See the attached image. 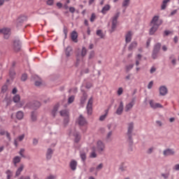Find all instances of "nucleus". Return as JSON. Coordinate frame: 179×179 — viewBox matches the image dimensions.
Masks as SVG:
<instances>
[{
    "label": "nucleus",
    "mask_w": 179,
    "mask_h": 179,
    "mask_svg": "<svg viewBox=\"0 0 179 179\" xmlns=\"http://www.w3.org/2000/svg\"><path fill=\"white\" fill-rule=\"evenodd\" d=\"M60 115L64 117V123L65 125L69 122V111L63 110L60 111Z\"/></svg>",
    "instance_id": "nucleus-1"
},
{
    "label": "nucleus",
    "mask_w": 179,
    "mask_h": 179,
    "mask_svg": "<svg viewBox=\"0 0 179 179\" xmlns=\"http://www.w3.org/2000/svg\"><path fill=\"white\" fill-rule=\"evenodd\" d=\"M77 124H78L80 127H86V125H87V120H86V118H85L83 115H80L77 119Z\"/></svg>",
    "instance_id": "nucleus-2"
},
{
    "label": "nucleus",
    "mask_w": 179,
    "mask_h": 179,
    "mask_svg": "<svg viewBox=\"0 0 179 179\" xmlns=\"http://www.w3.org/2000/svg\"><path fill=\"white\" fill-rule=\"evenodd\" d=\"M150 23L151 26H157L159 27L162 24V23H163V21L159 19V16L155 15L153 17Z\"/></svg>",
    "instance_id": "nucleus-3"
},
{
    "label": "nucleus",
    "mask_w": 179,
    "mask_h": 179,
    "mask_svg": "<svg viewBox=\"0 0 179 179\" xmlns=\"http://www.w3.org/2000/svg\"><path fill=\"white\" fill-rule=\"evenodd\" d=\"M120 16V13H117L113 17L112 20V27H111V33L113 31H115V29H117V23L118 20V17Z\"/></svg>",
    "instance_id": "nucleus-4"
},
{
    "label": "nucleus",
    "mask_w": 179,
    "mask_h": 179,
    "mask_svg": "<svg viewBox=\"0 0 179 179\" xmlns=\"http://www.w3.org/2000/svg\"><path fill=\"white\" fill-rule=\"evenodd\" d=\"M92 106H93V97H91L89 99L87 105V111L88 115H92V113L93 111Z\"/></svg>",
    "instance_id": "nucleus-5"
},
{
    "label": "nucleus",
    "mask_w": 179,
    "mask_h": 179,
    "mask_svg": "<svg viewBox=\"0 0 179 179\" xmlns=\"http://www.w3.org/2000/svg\"><path fill=\"white\" fill-rule=\"evenodd\" d=\"M134 131V122H130L128 124L127 136L131 141L132 139V131Z\"/></svg>",
    "instance_id": "nucleus-6"
},
{
    "label": "nucleus",
    "mask_w": 179,
    "mask_h": 179,
    "mask_svg": "<svg viewBox=\"0 0 179 179\" xmlns=\"http://www.w3.org/2000/svg\"><path fill=\"white\" fill-rule=\"evenodd\" d=\"M13 48L15 51H20V48H22V43L19 39H15L13 41Z\"/></svg>",
    "instance_id": "nucleus-7"
},
{
    "label": "nucleus",
    "mask_w": 179,
    "mask_h": 179,
    "mask_svg": "<svg viewBox=\"0 0 179 179\" xmlns=\"http://www.w3.org/2000/svg\"><path fill=\"white\" fill-rule=\"evenodd\" d=\"M132 36H134V33L132 32V31H129L126 33L125 42L127 44H128V43H131V41H132Z\"/></svg>",
    "instance_id": "nucleus-8"
},
{
    "label": "nucleus",
    "mask_w": 179,
    "mask_h": 179,
    "mask_svg": "<svg viewBox=\"0 0 179 179\" xmlns=\"http://www.w3.org/2000/svg\"><path fill=\"white\" fill-rule=\"evenodd\" d=\"M28 106L29 108H32V110H37V108H39L40 106H41V103L37 101H34V102L29 103Z\"/></svg>",
    "instance_id": "nucleus-9"
},
{
    "label": "nucleus",
    "mask_w": 179,
    "mask_h": 179,
    "mask_svg": "<svg viewBox=\"0 0 179 179\" xmlns=\"http://www.w3.org/2000/svg\"><path fill=\"white\" fill-rule=\"evenodd\" d=\"M150 106L151 107V108H163V106H162V104L159 103H155V101L153 100H150Z\"/></svg>",
    "instance_id": "nucleus-10"
},
{
    "label": "nucleus",
    "mask_w": 179,
    "mask_h": 179,
    "mask_svg": "<svg viewBox=\"0 0 179 179\" xmlns=\"http://www.w3.org/2000/svg\"><path fill=\"white\" fill-rule=\"evenodd\" d=\"M96 149L98 152H103L104 149H106V145L102 143L101 141H99L97 142Z\"/></svg>",
    "instance_id": "nucleus-11"
},
{
    "label": "nucleus",
    "mask_w": 179,
    "mask_h": 179,
    "mask_svg": "<svg viewBox=\"0 0 179 179\" xmlns=\"http://www.w3.org/2000/svg\"><path fill=\"white\" fill-rule=\"evenodd\" d=\"M1 31L4 35L5 38H9V36H10V29L3 28L1 29Z\"/></svg>",
    "instance_id": "nucleus-12"
},
{
    "label": "nucleus",
    "mask_w": 179,
    "mask_h": 179,
    "mask_svg": "<svg viewBox=\"0 0 179 179\" xmlns=\"http://www.w3.org/2000/svg\"><path fill=\"white\" fill-rule=\"evenodd\" d=\"M175 153H176V152H174V150L170 149V148H168V149L164 150V152H163L164 156H166V157L173 156V155H174Z\"/></svg>",
    "instance_id": "nucleus-13"
},
{
    "label": "nucleus",
    "mask_w": 179,
    "mask_h": 179,
    "mask_svg": "<svg viewBox=\"0 0 179 179\" xmlns=\"http://www.w3.org/2000/svg\"><path fill=\"white\" fill-rule=\"evenodd\" d=\"M134 106H135V100H132L130 103L126 104L124 107V110L126 113H128V111H129L132 107H134Z\"/></svg>",
    "instance_id": "nucleus-14"
},
{
    "label": "nucleus",
    "mask_w": 179,
    "mask_h": 179,
    "mask_svg": "<svg viewBox=\"0 0 179 179\" xmlns=\"http://www.w3.org/2000/svg\"><path fill=\"white\" fill-rule=\"evenodd\" d=\"M122 111H124V103L121 101L116 110V114H117V115H121L122 114Z\"/></svg>",
    "instance_id": "nucleus-15"
},
{
    "label": "nucleus",
    "mask_w": 179,
    "mask_h": 179,
    "mask_svg": "<svg viewBox=\"0 0 179 179\" xmlns=\"http://www.w3.org/2000/svg\"><path fill=\"white\" fill-rule=\"evenodd\" d=\"M168 90L167 87H166V86H161L159 87V94L160 96H166V94H167L168 93Z\"/></svg>",
    "instance_id": "nucleus-16"
},
{
    "label": "nucleus",
    "mask_w": 179,
    "mask_h": 179,
    "mask_svg": "<svg viewBox=\"0 0 179 179\" xmlns=\"http://www.w3.org/2000/svg\"><path fill=\"white\" fill-rule=\"evenodd\" d=\"M69 166H70V168L71 169V170L73 171H75V170H76V167H78V162L73 159L71 161Z\"/></svg>",
    "instance_id": "nucleus-17"
},
{
    "label": "nucleus",
    "mask_w": 179,
    "mask_h": 179,
    "mask_svg": "<svg viewBox=\"0 0 179 179\" xmlns=\"http://www.w3.org/2000/svg\"><path fill=\"white\" fill-rule=\"evenodd\" d=\"M71 40L74 41V43H78V32L73 31L71 34Z\"/></svg>",
    "instance_id": "nucleus-18"
},
{
    "label": "nucleus",
    "mask_w": 179,
    "mask_h": 179,
    "mask_svg": "<svg viewBox=\"0 0 179 179\" xmlns=\"http://www.w3.org/2000/svg\"><path fill=\"white\" fill-rule=\"evenodd\" d=\"M23 169H24V165L20 164V167L17 169V170L15 173V177H19V176L23 171Z\"/></svg>",
    "instance_id": "nucleus-19"
},
{
    "label": "nucleus",
    "mask_w": 179,
    "mask_h": 179,
    "mask_svg": "<svg viewBox=\"0 0 179 179\" xmlns=\"http://www.w3.org/2000/svg\"><path fill=\"white\" fill-rule=\"evenodd\" d=\"M152 27L150 29V36H153V34H155V33H156V31H157V29H159V27L156 26V25H151Z\"/></svg>",
    "instance_id": "nucleus-20"
},
{
    "label": "nucleus",
    "mask_w": 179,
    "mask_h": 179,
    "mask_svg": "<svg viewBox=\"0 0 179 179\" xmlns=\"http://www.w3.org/2000/svg\"><path fill=\"white\" fill-rule=\"evenodd\" d=\"M171 1V0H164L161 5L162 10H164V9H166V8H167V3H169Z\"/></svg>",
    "instance_id": "nucleus-21"
},
{
    "label": "nucleus",
    "mask_w": 179,
    "mask_h": 179,
    "mask_svg": "<svg viewBox=\"0 0 179 179\" xmlns=\"http://www.w3.org/2000/svg\"><path fill=\"white\" fill-rule=\"evenodd\" d=\"M138 46V43H136V41L132 42L128 48L129 51H132V50H134V48H136V47Z\"/></svg>",
    "instance_id": "nucleus-22"
},
{
    "label": "nucleus",
    "mask_w": 179,
    "mask_h": 179,
    "mask_svg": "<svg viewBox=\"0 0 179 179\" xmlns=\"http://www.w3.org/2000/svg\"><path fill=\"white\" fill-rule=\"evenodd\" d=\"M73 136H74V142H76V143H78L80 141V134L78 132H75L73 134Z\"/></svg>",
    "instance_id": "nucleus-23"
},
{
    "label": "nucleus",
    "mask_w": 179,
    "mask_h": 179,
    "mask_svg": "<svg viewBox=\"0 0 179 179\" xmlns=\"http://www.w3.org/2000/svg\"><path fill=\"white\" fill-rule=\"evenodd\" d=\"M23 139H24V134H22V135L18 136V138H17L16 139H15L14 145L15 146H17V141H19L20 142H22V141H23Z\"/></svg>",
    "instance_id": "nucleus-24"
},
{
    "label": "nucleus",
    "mask_w": 179,
    "mask_h": 179,
    "mask_svg": "<svg viewBox=\"0 0 179 179\" xmlns=\"http://www.w3.org/2000/svg\"><path fill=\"white\" fill-rule=\"evenodd\" d=\"M20 160H22V158L20 157H15L13 159V162L14 163V165L16 166L17 163H20Z\"/></svg>",
    "instance_id": "nucleus-25"
},
{
    "label": "nucleus",
    "mask_w": 179,
    "mask_h": 179,
    "mask_svg": "<svg viewBox=\"0 0 179 179\" xmlns=\"http://www.w3.org/2000/svg\"><path fill=\"white\" fill-rule=\"evenodd\" d=\"M52 156V150H51V148H49L46 153V158L48 159V160H50Z\"/></svg>",
    "instance_id": "nucleus-26"
},
{
    "label": "nucleus",
    "mask_w": 179,
    "mask_h": 179,
    "mask_svg": "<svg viewBox=\"0 0 179 179\" xmlns=\"http://www.w3.org/2000/svg\"><path fill=\"white\" fill-rule=\"evenodd\" d=\"M110 8V5H106L101 10V13L103 15H106L107 13V11Z\"/></svg>",
    "instance_id": "nucleus-27"
},
{
    "label": "nucleus",
    "mask_w": 179,
    "mask_h": 179,
    "mask_svg": "<svg viewBox=\"0 0 179 179\" xmlns=\"http://www.w3.org/2000/svg\"><path fill=\"white\" fill-rule=\"evenodd\" d=\"M160 47H162V43H157L154 46L153 51H155V52H159V51H160Z\"/></svg>",
    "instance_id": "nucleus-28"
},
{
    "label": "nucleus",
    "mask_w": 179,
    "mask_h": 179,
    "mask_svg": "<svg viewBox=\"0 0 179 179\" xmlns=\"http://www.w3.org/2000/svg\"><path fill=\"white\" fill-rule=\"evenodd\" d=\"M59 107V104H57L56 106H55V107L53 108V110H52V115L53 117H55L56 114H57V111H58V108Z\"/></svg>",
    "instance_id": "nucleus-29"
},
{
    "label": "nucleus",
    "mask_w": 179,
    "mask_h": 179,
    "mask_svg": "<svg viewBox=\"0 0 179 179\" xmlns=\"http://www.w3.org/2000/svg\"><path fill=\"white\" fill-rule=\"evenodd\" d=\"M24 20H26V17H20L17 20V26H20L22 23V22H24Z\"/></svg>",
    "instance_id": "nucleus-30"
},
{
    "label": "nucleus",
    "mask_w": 179,
    "mask_h": 179,
    "mask_svg": "<svg viewBox=\"0 0 179 179\" xmlns=\"http://www.w3.org/2000/svg\"><path fill=\"white\" fill-rule=\"evenodd\" d=\"M169 59H172L171 60V64L173 65V66H176L177 65V59H176V57H174V55H172L169 57Z\"/></svg>",
    "instance_id": "nucleus-31"
},
{
    "label": "nucleus",
    "mask_w": 179,
    "mask_h": 179,
    "mask_svg": "<svg viewBox=\"0 0 179 179\" xmlns=\"http://www.w3.org/2000/svg\"><path fill=\"white\" fill-rule=\"evenodd\" d=\"M23 117H24L23 112H22V111H18V112L17 113L16 117L17 118V120H22V119H23Z\"/></svg>",
    "instance_id": "nucleus-32"
},
{
    "label": "nucleus",
    "mask_w": 179,
    "mask_h": 179,
    "mask_svg": "<svg viewBox=\"0 0 179 179\" xmlns=\"http://www.w3.org/2000/svg\"><path fill=\"white\" fill-rule=\"evenodd\" d=\"M31 121H37V113L36 112H32L31 115Z\"/></svg>",
    "instance_id": "nucleus-33"
},
{
    "label": "nucleus",
    "mask_w": 179,
    "mask_h": 179,
    "mask_svg": "<svg viewBox=\"0 0 179 179\" xmlns=\"http://www.w3.org/2000/svg\"><path fill=\"white\" fill-rule=\"evenodd\" d=\"M130 2H131V0H124L122 2L123 8H127V6H129Z\"/></svg>",
    "instance_id": "nucleus-34"
},
{
    "label": "nucleus",
    "mask_w": 179,
    "mask_h": 179,
    "mask_svg": "<svg viewBox=\"0 0 179 179\" xmlns=\"http://www.w3.org/2000/svg\"><path fill=\"white\" fill-rule=\"evenodd\" d=\"M86 54H87V50L86 48L83 47L82 50H81V57H86Z\"/></svg>",
    "instance_id": "nucleus-35"
},
{
    "label": "nucleus",
    "mask_w": 179,
    "mask_h": 179,
    "mask_svg": "<svg viewBox=\"0 0 179 179\" xmlns=\"http://www.w3.org/2000/svg\"><path fill=\"white\" fill-rule=\"evenodd\" d=\"M142 59V55H138L136 57V65L138 66L139 65V61Z\"/></svg>",
    "instance_id": "nucleus-36"
},
{
    "label": "nucleus",
    "mask_w": 179,
    "mask_h": 179,
    "mask_svg": "<svg viewBox=\"0 0 179 179\" xmlns=\"http://www.w3.org/2000/svg\"><path fill=\"white\" fill-rule=\"evenodd\" d=\"M71 51H72L71 47H67L66 49V57H71Z\"/></svg>",
    "instance_id": "nucleus-37"
},
{
    "label": "nucleus",
    "mask_w": 179,
    "mask_h": 179,
    "mask_svg": "<svg viewBox=\"0 0 179 179\" xmlns=\"http://www.w3.org/2000/svg\"><path fill=\"white\" fill-rule=\"evenodd\" d=\"M13 101L14 103H19V101H20V96L19 94H16L13 97Z\"/></svg>",
    "instance_id": "nucleus-38"
},
{
    "label": "nucleus",
    "mask_w": 179,
    "mask_h": 179,
    "mask_svg": "<svg viewBox=\"0 0 179 179\" xmlns=\"http://www.w3.org/2000/svg\"><path fill=\"white\" fill-rule=\"evenodd\" d=\"M108 115V110H106V114L101 115L99 118L100 121H104V120H106V117H107V115Z\"/></svg>",
    "instance_id": "nucleus-39"
},
{
    "label": "nucleus",
    "mask_w": 179,
    "mask_h": 179,
    "mask_svg": "<svg viewBox=\"0 0 179 179\" xmlns=\"http://www.w3.org/2000/svg\"><path fill=\"white\" fill-rule=\"evenodd\" d=\"M80 156L83 162H85V160H86V153H85L84 152H80Z\"/></svg>",
    "instance_id": "nucleus-40"
},
{
    "label": "nucleus",
    "mask_w": 179,
    "mask_h": 179,
    "mask_svg": "<svg viewBox=\"0 0 179 179\" xmlns=\"http://www.w3.org/2000/svg\"><path fill=\"white\" fill-rule=\"evenodd\" d=\"M96 35H98L99 37H100L101 38H103L104 37V35L103 34V31L100 29L96 31Z\"/></svg>",
    "instance_id": "nucleus-41"
},
{
    "label": "nucleus",
    "mask_w": 179,
    "mask_h": 179,
    "mask_svg": "<svg viewBox=\"0 0 179 179\" xmlns=\"http://www.w3.org/2000/svg\"><path fill=\"white\" fill-rule=\"evenodd\" d=\"M74 100H75V96H70L69 98V100H68L69 104H71V103H73Z\"/></svg>",
    "instance_id": "nucleus-42"
},
{
    "label": "nucleus",
    "mask_w": 179,
    "mask_h": 179,
    "mask_svg": "<svg viewBox=\"0 0 179 179\" xmlns=\"http://www.w3.org/2000/svg\"><path fill=\"white\" fill-rule=\"evenodd\" d=\"M94 20H96V14L95 13H92L90 17V22H92V23H93V22H94Z\"/></svg>",
    "instance_id": "nucleus-43"
},
{
    "label": "nucleus",
    "mask_w": 179,
    "mask_h": 179,
    "mask_svg": "<svg viewBox=\"0 0 179 179\" xmlns=\"http://www.w3.org/2000/svg\"><path fill=\"white\" fill-rule=\"evenodd\" d=\"M47 5L49 6H52L54 5V0H48L46 1Z\"/></svg>",
    "instance_id": "nucleus-44"
},
{
    "label": "nucleus",
    "mask_w": 179,
    "mask_h": 179,
    "mask_svg": "<svg viewBox=\"0 0 179 179\" xmlns=\"http://www.w3.org/2000/svg\"><path fill=\"white\" fill-rule=\"evenodd\" d=\"M6 174H7V179H10V177H12V171H10V170H8L6 171Z\"/></svg>",
    "instance_id": "nucleus-45"
},
{
    "label": "nucleus",
    "mask_w": 179,
    "mask_h": 179,
    "mask_svg": "<svg viewBox=\"0 0 179 179\" xmlns=\"http://www.w3.org/2000/svg\"><path fill=\"white\" fill-rule=\"evenodd\" d=\"M122 93H124V90L122 89V87H120L117 90V94H118V96H121V94H122Z\"/></svg>",
    "instance_id": "nucleus-46"
},
{
    "label": "nucleus",
    "mask_w": 179,
    "mask_h": 179,
    "mask_svg": "<svg viewBox=\"0 0 179 179\" xmlns=\"http://www.w3.org/2000/svg\"><path fill=\"white\" fill-rule=\"evenodd\" d=\"M87 97V96L84 94H83V97L81 98V103L83 104L85 103V101H86V98Z\"/></svg>",
    "instance_id": "nucleus-47"
},
{
    "label": "nucleus",
    "mask_w": 179,
    "mask_h": 179,
    "mask_svg": "<svg viewBox=\"0 0 179 179\" xmlns=\"http://www.w3.org/2000/svg\"><path fill=\"white\" fill-rule=\"evenodd\" d=\"M157 54H159V52H155V50H153V52H152L153 59H156V58H157Z\"/></svg>",
    "instance_id": "nucleus-48"
},
{
    "label": "nucleus",
    "mask_w": 179,
    "mask_h": 179,
    "mask_svg": "<svg viewBox=\"0 0 179 179\" xmlns=\"http://www.w3.org/2000/svg\"><path fill=\"white\" fill-rule=\"evenodd\" d=\"M21 80H23L24 82L25 80H27V74H26V73L22 74V76L21 77Z\"/></svg>",
    "instance_id": "nucleus-49"
},
{
    "label": "nucleus",
    "mask_w": 179,
    "mask_h": 179,
    "mask_svg": "<svg viewBox=\"0 0 179 179\" xmlns=\"http://www.w3.org/2000/svg\"><path fill=\"white\" fill-rule=\"evenodd\" d=\"M92 58H94V51H91L89 55V59H92Z\"/></svg>",
    "instance_id": "nucleus-50"
},
{
    "label": "nucleus",
    "mask_w": 179,
    "mask_h": 179,
    "mask_svg": "<svg viewBox=\"0 0 179 179\" xmlns=\"http://www.w3.org/2000/svg\"><path fill=\"white\" fill-rule=\"evenodd\" d=\"M93 87V84L92 83H87L85 87L86 89H90Z\"/></svg>",
    "instance_id": "nucleus-51"
},
{
    "label": "nucleus",
    "mask_w": 179,
    "mask_h": 179,
    "mask_svg": "<svg viewBox=\"0 0 179 179\" xmlns=\"http://www.w3.org/2000/svg\"><path fill=\"white\" fill-rule=\"evenodd\" d=\"M113 136V131H109L106 135V139H110Z\"/></svg>",
    "instance_id": "nucleus-52"
},
{
    "label": "nucleus",
    "mask_w": 179,
    "mask_h": 179,
    "mask_svg": "<svg viewBox=\"0 0 179 179\" xmlns=\"http://www.w3.org/2000/svg\"><path fill=\"white\" fill-rule=\"evenodd\" d=\"M8 133V131L3 130V129H1L0 130V135L1 136H3V135H6V134Z\"/></svg>",
    "instance_id": "nucleus-53"
},
{
    "label": "nucleus",
    "mask_w": 179,
    "mask_h": 179,
    "mask_svg": "<svg viewBox=\"0 0 179 179\" xmlns=\"http://www.w3.org/2000/svg\"><path fill=\"white\" fill-rule=\"evenodd\" d=\"M23 153H24V149L22 148L20 151V155L22 157H26Z\"/></svg>",
    "instance_id": "nucleus-54"
},
{
    "label": "nucleus",
    "mask_w": 179,
    "mask_h": 179,
    "mask_svg": "<svg viewBox=\"0 0 179 179\" xmlns=\"http://www.w3.org/2000/svg\"><path fill=\"white\" fill-rule=\"evenodd\" d=\"M6 90H8V86L3 85L1 88V92H3V93H5V92H6Z\"/></svg>",
    "instance_id": "nucleus-55"
},
{
    "label": "nucleus",
    "mask_w": 179,
    "mask_h": 179,
    "mask_svg": "<svg viewBox=\"0 0 179 179\" xmlns=\"http://www.w3.org/2000/svg\"><path fill=\"white\" fill-rule=\"evenodd\" d=\"M6 136L7 139L10 141L12 140V138H10V134H9V132L7 131V133H6Z\"/></svg>",
    "instance_id": "nucleus-56"
},
{
    "label": "nucleus",
    "mask_w": 179,
    "mask_h": 179,
    "mask_svg": "<svg viewBox=\"0 0 179 179\" xmlns=\"http://www.w3.org/2000/svg\"><path fill=\"white\" fill-rule=\"evenodd\" d=\"M153 87V81H150L148 85V89H152Z\"/></svg>",
    "instance_id": "nucleus-57"
},
{
    "label": "nucleus",
    "mask_w": 179,
    "mask_h": 179,
    "mask_svg": "<svg viewBox=\"0 0 179 179\" xmlns=\"http://www.w3.org/2000/svg\"><path fill=\"white\" fill-rule=\"evenodd\" d=\"M55 178H57V176H56L50 175L49 176L47 177L46 179H55Z\"/></svg>",
    "instance_id": "nucleus-58"
},
{
    "label": "nucleus",
    "mask_w": 179,
    "mask_h": 179,
    "mask_svg": "<svg viewBox=\"0 0 179 179\" xmlns=\"http://www.w3.org/2000/svg\"><path fill=\"white\" fill-rule=\"evenodd\" d=\"M90 157H97V155L96 154V152L93 151L91 155H90Z\"/></svg>",
    "instance_id": "nucleus-59"
},
{
    "label": "nucleus",
    "mask_w": 179,
    "mask_h": 179,
    "mask_svg": "<svg viewBox=\"0 0 179 179\" xmlns=\"http://www.w3.org/2000/svg\"><path fill=\"white\" fill-rule=\"evenodd\" d=\"M169 173H162V177H164L165 179L169 178Z\"/></svg>",
    "instance_id": "nucleus-60"
},
{
    "label": "nucleus",
    "mask_w": 179,
    "mask_h": 179,
    "mask_svg": "<svg viewBox=\"0 0 179 179\" xmlns=\"http://www.w3.org/2000/svg\"><path fill=\"white\" fill-rule=\"evenodd\" d=\"M134 68V64H129V66H127V71H131Z\"/></svg>",
    "instance_id": "nucleus-61"
},
{
    "label": "nucleus",
    "mask_w": 179,
    "mask_h": 179,
    "mask_svg": "<svg viewBox=\"0 0 179 179\" xmlns=\"http://www.w3.org/2000/svg\"><path fill=\"white\" fill-rule=\"evenodd\" d=\"M173 169L176 170V171H179V164H176V165L173 166Z\"/></svg>",
    "instance_id": "nucleus-62"
},
{
    "label": "nucleus",
    "mask_w": 179,
    "mask_h": 179,
    "mask_svg": "<svg viewBox=\"0 0 179 179\" xmlns=\"http://www.w3.org/2000/svg\"><path fill=\"white\" fill-rule=\"evenodd\" d=\"M69 11L71 12V13H75V8L70 7L69 8Z\"/></svg>",
    "instance_id": "nucleus-63"
},
{
    "label": "nucleus",
    "mask_w": 179,
    "mask_h": 179,
    "mask_svg": "<svg viewBox=\"0 0 179 179\" xmlns=\"http://www.w3.org/2000/svg\"><path fill=\"white\" fill-rule=\"evenodd\" d=\"M18 179H30V176H21Z\"/></svg>",
    "instance_id": "nucleus-64"
}]
</instances>
